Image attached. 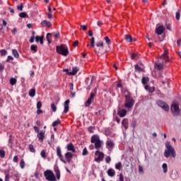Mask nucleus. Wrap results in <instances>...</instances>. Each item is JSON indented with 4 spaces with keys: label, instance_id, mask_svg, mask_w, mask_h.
Segmentation results:
<instances>
[{
    "label": "nucleus",
    "instance_id": "a211bd4d",
    "mask_svg": "<svg viewBox=\"0 0 181 181\" xmlns=\"http://www.w3.org/2000/svg\"><path fill=\"white\" fill-rule=\"evenodd\" d=\"M117 114L120 117V118H124L125 115H127V110L125 109H122V110H117Z\"/></svg>",
    "mask_w": 181,
    "mask_h": 181
},
{
    "label": "nucleus",
    "instance_id": "cd10ccee",
    "mask_svg": "<svg viewBox=\"0 0 181 181\" xmlns=\"http://www.w3.org/2000/svg\"><path fill=\"white\" fill-rule=\"evenodd\" d=\"M12 54H13V56L16 59L19 58V53L18 52V50H16V49H13V50H12Z\"/></svg>",
    "mask_w": 181,
    "mask_h": 181
},
{
    "label": "nucleus",
    "instance_id": "0eeeda50",
    "mask_svg": "<svg viewBox=\"0 0 181 181\" xmlns=\"http://www.w3.org/2000/svg\"><path fill=\"white\" fill-rule=\"evenodd\" d=\"M170 110L173 115H179V114H180V108H179V103H173L171 105Z\"/></svg>",
    "mask_w": 181,
    "mask_h": 181
},
{
    "label": "nucleus",
    "instance_id": "aec40b11",
    "mask_svg": "<svg viewBox=\"0 0 181 181\" xmlns=\"http://www.w3.org/2000/svg\"><path fill=\"white\" fill-rule=\"evenodd\" d=\"M107 173L110 177H114V176H115V170H114L112 168H109Z\"/></svg>",
    "mask_w": 181,
    "mask_h": 181
},
{
    "label": "nucleus",
    "instance_id": "5701e85b",
    "mask_svg": "<svg viewBox=\"0 0 181 181\" xmlns=\"http://www.w3.org/2000/svg\"><path fill=\"white\" fill-rule=\"evenodd\" d=\"M78 72V68L74 67L72 68V71L69 73V76H76V74H77Z\"/></svg>",
    "mask_w": 181,
    "mask_h": 181
},
{
    "label": "nucleus",
    "instance_id": "79ce46f5",
    "mask_svg": "<svg viewBox=\"0 0 181 181\" xmlns=\"http://www.w3.org/2000/svg\"><path fill=\"white\" fill-rule=\"evenodd\" d=\"M83 156H86V155H88V151L87 150V147H85L82 152Z\"/></svg>",
    "mask_w": 181,
    "mask_h": 181
},
{
    "label": "nucleus",
    "instance_id": "c03bdc74",
    "mask_svg": "<svg viewBox=\"0 0 181 181\" xmlns=\"http://www.w3.org/2000/svg\"><path fill=\"white\" fill-rule=\"evenodd\" d=\"M18 11H23V3H21V5L17 6Z\"/></svg>",
    "mask_w": 181,
    "mask_h": 181
},
{
    "label": "nucleus",
    "instance_id": "423d86ee",
    "mask_svg": "<svg viewBox=\"0 0 181 181\" xmlns=\"http://www.w3.org/2000/svg\"><path fill=\"white\" fill-rule=\"evenodd\" d=\"M104 40L107 45V48L105 49L103 52H97V49L95 48V52H96V53L98 52V54L100 56H102V54H104V53H107L110 52V50H111V48L110 47V45H111V40H110V37H108V36L105 37Z\"/></svg>",
    "mask_w": 181,
    "mask_h": 181
},
{
    "label": "nucleus",
    "instance_id": "a18cd8bd",
    "mask_svg": "<svg viewBox=\"0 0 181 181\" xmlns=\"http://www.w3.org/2000/svg\"><path fill=\"white\" fill-rule=\"evenodd\" d=\"M156 66L158 70L163 69V65L162 64H156Z\"/></svg>",
    "mask_w": 181,
    "mask_h": 181
},
{
    "label": "nucleus",
    "instance_id": "0e129e2a",
    "mask_svg": "<svg viewBox=\"0 0 181 181\" xmlns=\"http://www.w3.org/2000/svg\"><path fill=\"white\" fill-rule=\"evenodd\" d=\"M165 27L166 29H168V30H171V26L170 25V24H168V23H165Z\"/></svg>",
    "mask_w": 181,
    "mask_h": 181
},
{
    "label": "nucleus",
    "instance_id": "c9c22d12",
    "mask_svg": "<svg viewBox=\"0 0 181 181\" xmlns=\"http://www.w3.org/2000/svg\"><path fill=\"white\" fill-rule=\"evenodd\" d=\"M20 18H29V16L25 12H21L19 13Z\"/></svg>",
    "mask_w": 181,
    "mask_h": 181
},
{
    "label": "nucleus",
    "instance_id": "ea45409f",
    "mask_svg": "<svg viewBox=\"0 0 181 181\" xmlns=\"http://www.w3.org/2000/svg\"><path fill=\"white\" fill-rule=\"evenodd\" d=\"M10 84H11V86H15V84H16V78H11L10 79Z\"/></svg>",
    "mask_w": 181,
    "mask_h": 181
},
{
    "label": "nucleus",
    "instance_id": "7c9ffc66",
    "mask_svg": "<svg viewBox=\"0 0 181 181\" xmlns=\"http://www.w3.org/2000/svg\"><path fill=\"white\" fill-rule=\"evenodd\" d=\"M90 46L91 47H95V45H94V43H95V38H94V37H92L91 39H90Z\"/></svg>",
    "mask_w": 181,
    "mask_h": 181
},
{
    "label": "nucleus",
    "instance_id": "6ab92c4d",
    "mask_svg": "<svg viewBox=\"0 0 181 181\" xmlns=\"http://www.w3.org/2000/svg\"><path fill=\"white\" fill-rule=\"evenodd\" d=\"M37 136L39 141H40V142H43V140L45 139V132H38Z\"/></svg>",
    "mask_w": 181,
    "mask_h": 181
},
{
    "label": "nucleus",
    "instance_id": "2f4dec72",
    "mask_svg": "<svg viewBox=\"0 0 181 181\" xmlns=\"http://www.w3.org/2000/svg\"><path fill=\"white\" fill-rule=\"evenodd\" d=\"M60 124H62V121H60V119H57L52 123V127H57V125H60Z\"/></svg>",
    "mask_w": 181,
    "mask_h": 181
},
{
    "label": "nucleus",
    "instance_id": "b1692460",
    "mask_svg": "<svg viewBox=\"0 0 181 181\" xmlns=\"http://www.w3.org/2000/svg\"><path fill=\"white\" fill-rule=\"evenodd\" d=\"M124 40H126V42H128V43H131V42L133 41L132 36H131V35H124Z\"/></svg>",
    "mask_w": 181,
    "mask_h": 181
},
{
    "label": "nucleus",
    "instance_id": "a878e982",
    "mask_svg": "<svg viewBox=\"0 0 181 181\" xmlns=\"http://www.w3.org/2000/svg\"><path fill=\"white\" fill-rule=\"evenodd\" d=\"M122 124L124 126V128L127 129L128 128V119H123Z\"/></svg>",
    "mask_w": 181,
    "mask_h": 181
},
{
    "label": "nucleus",
    "instance_id": "37998d69",
    "mask_svg": "<svg viewBox=\"0 0 181 181\" xmlns=\"http://www.w3.org/2000/svg\"><path fill=\"white\" fill-rule=\"evenodd\" d=\"M51 108L53 112H56V111H57V107H56V105H54V103L51 104Z\"/></svg>",
    "mask_w": 181,
    "mask_h": 181
},
{
    "label": "nucleus",
    "instance_id": "f03ea898",
    "mask_svg": "<svg viewBox=\"0 0 181 181\" xmlns=\"http://www.w3.org/2000/svg\"><path fill=\"white\" fill-rule=\"evenodd\" d=\"M90 142L91 144H94L95 149H97V151H100V149L103 148V145H104V141H101L100 136L97 134H94L91 136Z\"/></svg>",
    "mask_w": 181,
    "mask_h": 181
},
{
    "label": "nucleus",
    "instance_id": "c756f323",
    "mask_svg": "<svg viewBox=\"0 0 181 181\" xmlns=\"http://www.w3.org/2000/svg\"><path fill=\"white\" fill-rule=\"evenodd\" d=\"M50 37H52V33H48L46 36V39L48 42V45H50V43H52V41H50Z\"/></svg>",
    "mask_w": 181,
    "mask_h": 181
},
{
    "label": "nucleus",
    "instance_id": "13d9d810",
    "mask_svg": "<svg viewBox=\"0 0 181 181\" xmlns=\"http://www.w3.org/2000/svg\"><path fill=\"white\" fill-rule=\"evenodd\" d=\"M88 132H90V134H93V131H94V127H89L88 128Z\"/></svg>",
    "mask_w": 181,
    "mask_h": 181
},
{
    "label": "nucleus",
    "instance_id": "4468645a",
    "mask_svg": "<svg viewBox=\"0 0 181 181\" xmlns=\"http://www.w3.org/2000/svg\"><path fill=\"white\" fill-rule=\"evenodd\" d=\"M66 149L70 152H73V153H76V148H74L73 143L68 144L66 145Z\"/></svg>",
    "mask_w": 181,
    "mask_h": 181
},
{
    "label": "nucleus",
    "instance_id": "5fc2aeb1",
    "mask_svg": "<svg viewBox=\"0 0 181 181\" xmlns=\"http://www.w3.org/2000/svg\"><path fill=\"white\" fill-rule=\"evenodd\" d=\"M11 60H13V57L8 56L7 59H6V63H10Z\"/></svg>",
    "mask_w": 181,
    "mask_h": 181
},
{
    "label": "nucleus",
    "instance_id": "de8ad7c7",
    "mask_svg": "<svg viewBox=\"0 0 181 181\" xmlns=\"http://www.w3.org/2000/svg\"><path fill=\"white\" fill-rule=\"evenodd\" d=\"M0 53L1 56H6V53H8V52L6 51V49H1L0 50Z\"/></svg>",
    "mask_w": 181,
    "mask_h": 181
},
{
    "label": "nucleus",
    "instance_id": "f3484780",
    "mask_svg": "<svg viewBox=\"0 0 181 181\" xmlns=\"http://www.w3.org/2000/svg\"><path fill=\"white\" fill-rule=\"evenodd\" d=\"M94 80H95V77H94V76L88 77V78H86L85 83L87 86H88V85L91 86V84H93V81H94Z\"/></svg>",
    "mask_w": 181,
    "mask_h": 181
},
{
    "label": "nucleus",
    "instance_id": "bb28decb",
    "mask_svg": "<svg viewBox=\"0 0 181 181\" xmlns=\"http://www.w3.org/2000/svg\"><path fill=\"white\" fill-rule=\"evenodd\" d=\"M141 83L145 86V84L149 83V78L144 76L141 79Z\"/></svg>",
    "mask_w": 181,
    "mask_h": 181
},
{
    "label": "nucleus",
    "instance_id": "2eb2a0df",
    "mask_svg": "<svg viewBox=\"0 0 181 181\" xmlns=\"http://www.w3.org/2000/svg\"><path fill=\"white\" fill-rule=\"evenodd\" d=\"M65 159L66 160V162L70 163L71 162V158H73V153L70 152H66L64 155Z\"/></svg>",
    "mask_w": 181,
    "mask_h": 181
},
{
    "label": "nucleus",
    "instance_id": "1a4fd4ad",
    "mask_svg": "<svg viewBox=\"0 0 181 181\" xmlns=\"http://www.w3.org/2000/svg\"><path fill=\"white\" fill-rule=\"evenodd\" d=\"M57 156H58L61 162L65 164L67 163V161L64 160V157L63 156V154H62V148L59 146L57 147Z\"/></svg>",
    "mask_w": 181,
    "mask_h": 181
},
{
    "label": "nucleus",
    "instance_id": "6e6d98bb",
    "mask_svg": "<svg viewBox=\"0 0 181 181\" xmlns=\"http://www.w3.org/2000/svg\"><path fill=\"white\" fill-rule=\"evenodd\" d=\"M130 57H131L132 60H134L136 59V54L135 53H132V54H130Z\"/></svg>",
    "mask_w": 181,
    "mask_h": 181
},
{
    "label": "nucleus",
    "instance_id": "72a5a7b5",
    "mask_svg": "<svg viewBox=\"0 0 181 181\" xmlns=\"http://www.w3.org/2000/svg\"><path fill=\"white\" fill-rule=\"evenodd\" d=\"M12 144H13V139L12 138V135H9V139H8V146H12Z\"/></svg>",
    "mask_w": 181,
    "mask_h": 181
},
{
    "label": "nucleus",
    "instance_id": "603ef678",
    "mask_svg": "<svg viewBox=\"0 0 181 181\" xmlns=\"http://www.w3.org/2000/svg\"><path fill=\"white\" fill-rule=\"evenodd\" d=\"M37 110H40L42 108V102L38 101L37 103Z\"/></svg>",
    "mask_w": 181,
    "mask_h": 181
},
{
    "label": "nucleus",
    "instance_id": "e433bc0d",
    "mask_svg": "<svg viewBox=\"0 0 181 181\" xmlns=\"http://www.w3.org/2000/svg\"><path fill=\"white\" fill-rule=\"evenodd\" d=\"M29 149H30V151H31L33 153H35L36 152V150L35 149L33 144L29 145Z\"/></svg>",
    "mask_w": 181,
    "mask_h": 181
},
{
    "label": "nucleus",
    "instance_id": "393cba45",
    "mask_svg": "<svg viewBox=\"0 0 181 181\" xmlns=\"http://www.w3.org/2000/svg\"><path fill=\"white\" fill-rule=\"evenodd\" d=\"M168 52L167 51L164 52L162 54V57H163L165 62H169V56L168 55Z\"/></svg>",
    "mask_w": 181,
    "mask_h": 181
},
{
    "label": "nucleus",
    "instance_id": "69168bd1",
    "mask_svg": "<svg viewBox=\"0 0 181 181\" xmlns=\"http://www.w3.org/2000/svg\"><path fill=\"white\" fill-rule=\"evenodd\" d=\"M74 84L73 83H69V88H70V91H73V88H74Z\"/></svg>",
    "mask_w": 181,
    "mask_h": 181
},
{
    "label": "nucleus",
    "instance_id": "864d4df0",
    "mask_svg": "<svg viewBox=\"0 0 181 181\" xmlns=\"http://www.w3.org/2000/svg\"><path fill=\"white\" fill-rule=\"evenodd\" d=\"M54 37L55 40L59 39V37H60V33L59 32L56 33L54 35Z\"/></svg>",
    "mask_w": 181,
    "mask_h": 181
},
{
    "label": "nucleus",
    "instance_id": "473e14b6",
    "mask_svg": "<svg viewBox=\"0 0 181 181\" xmlns=\"http://www.w3.org/2000/svg\"><path fill=\"white\" fill-rule=\"evenodd\" d=\"M162 168L163 169V173H168V164L166 163H163V165H162Z\"/></svg>",
    "mask_w": 181,
    "mask_h": 181
},
{
    "label": "nucleus",
    "instance_id": "58836bf2",
    "mask_svg": "<svg viewBox=\"0 0 181 181\" xmlns=\"http://www.w3.org/2000/svg\"><path fill=\"white\" fill-rule=\"evenodd\" d=\"M20 167L21 169H25V160L21 159L20 161Z\"/></svg>",
    "mask_w": 181,
    "mask_h": 181
},
{
    "label": "nucleus",
    "instance_id": "f257e3e1",
    "mask_svg": "<svg viewBox=\"0 0 181 181\" xmlns=\"http://www.w3.org/2000/svg\"><path fill=\"white\" fill-rule=\"evenodd\" d=\"M165 148L164 152V156L165 158H169V156H172V158H176V151H175V148L172 147V145H170V142L167 141L165 143Z\"/></svg>",
    "mask_w": 181,
    "mask_h": 181
},
{
    "label": "nucleus",
    "instance_id": "a19ab883",
    "mask_svg": "<svg viewBox=\"0 0 181 181\" xmlns=\"http://www.w3.org/2000/svg\"><path fill=\"white\" fill-rule=\"evenodd\" d=\"M121 166H122V163H121V162H119L115 165V169H117V170H121Z\"/></svg>",
    "mask_w": 181,
    "mask_h": 181
},
{
    "label": "nucleus",
    "instance_id": "3c124183",
    "mask_svg": "<svg viewBox=\"0 0 181 181\" xmlns=\"http://www.w3.org/2000/svg\"><path fill=\"white\" fill-rule=\"evenodd\" d=\"M135 70H136L137 71H142V69L141 68V66L138 64L135 65Z\"/></svg>",
    "mask_w": 181,
    "mask_h": 181
},
{
    "label": "nucleus",
    "instance_id": "7ed1b4c3",
    "mask_svg": "<svg viewBox=\"0 0 181 181\" xmlns=\"http://www.w3.org/2000/svg\"><path fill=\"white\" fill-rule=\"evenodd\" d=\"M125 102H124V107L128 110H132L135 104V100L131 97L129 95H125Z\"/></svg>",
    "mask_w": 181,
    "mask_h": 181
},
{
    "label": "nucleus",
    "instance_id": "4c0bfd02",
    "mask_svg": "<svg viewBox=\"0 0 181 181\" xmlns=\"http://www.w3.org/2000/svg\"><path fill=\"white\" fill-rule=\"evenodd\" d=\"M40 156L43 158V159H46L47 156H46V150H42L40 152Z\"/></svg>",
    "mask_w": 181,
    "mask_h": 181
},
{
    "label": "nucleus",
    "instance_id": "49530a36",
    "mask_svg": "<svg viewBox=\"0 0 181 181\" xmlns=\"http://www.w3.org/2000/svg\"><path fill=\"white\" fill-rule=\"evenodd\" d=\"M96 46L97 47H103V46H104V42L103 41H100L96 43Z\"/></svg>",
    "mask_w": 181,
    "mask_h": 181
},
{
    "label": "nucleus",
    "instance_id": "412c9836",
    "mask_svg": "<svg viewBox=\"0 0 181 181\" xmlns=\"http://www.w3.org/2000/svg\"><path fill=\"white\" fill-rule=\"evenodd\" d=\"M41 25L42 26H46L47 28H51L52 26V23H50V21H47L46 20H44L41 22Z\"/></svg>",
    "mask_w": 181,
    "mask_h": 181
},
{
    "label": "nucleus",
    "instance_id": "052dcab7",
    "mask_svg": "<svg viewBox=\"0 0 181 181\" xmlns=\"http://www.w3.org/2000/svg\"><path fill=\"white\" fill-rule=\"evenodd\" d=\"M46 15L47 16L48 19H53V16L52 13H47Z\"/></svg>",
    "mask_w": 181,
    "mask_h": 181
},
{
    "label": "nucleus",
    "instance_id": "8fccbe9b",
    "mask_svg": "<svg viewBox=\"0 0 181 181\" xmlns=\"http://www.w3.org/2000/svg\"><path fill=\"white\" fill-rule=\"evenodd\" d=\"M175 19H177V21H179L180 19V11H178L176 13Z\"/></svg>",
    "mask_w": 181,
    "mask_h": 181
},
{
    "label": "nucleus",
    "instance_id": "4d7b16f0",
    "mask_svg": "<svg viewBox=\"0 0 181 181\" xmlns=\"http://www.w3.org/2000/svg\"><path fill=\"white\" fill-rule=\"evenodd\" d=\"M105 162H106V163H110L111 162V157L110 156H107L105 158Z\"/></svg>",
    "mask_w": 181,
    "mask_h": 181
},
{
    "label": "nucleus",
    "instance_id": "09e8293b",
    "mask_svg": "<svg viewBox=\"0 0 181 181\" xmlns=\"http://www.w3.org/2000/svg\"><path fill=\"white\" fill-rule=\"evenodd\" d=\"M0 158H5V151L4 150H0Z\"/></svg>",
    "mask_w": 181,
    "mask_h": 181
},
{
    "label": "nucleus",
    "instance_id": "39448f33",
    "mask_svg": "<svg viewBox=\"0 0 181 181\" xmlns=\"http://www.w3.org/2000/svg\"><path fill=\"white\" fill-rule=\"evenodd\" d=\"M44 176L46 180L48 181H56V176H54V173H52V170H47L44 172Z\"/></svg>",
    "mask_w": 181,
    "mask_h": 181
},
{
    "label": "nucleus",
    "instance_id": "dca6fc26",
    "mask_svg": "<svg viewBox=\"0 0 181 181\" xmlns=\"http://www.w3.org/2000/svg\"><path fill=\"white\" fill-rule=\"evenodd\" d=\"M70 104V100H66L64 104V114H67L69 112V105Z\"/></svg>",
    "mask_w": 181,
    "mask_h": 181
},
{
    "label": "nucleus",
    "instance_id": "bf43d9fd",
    "mask_svg": "<svg viewBox=\"0 0 181 181\" xmlns=\"http://www.w3.org/2000/svg\"><path fill=\"white\" fill-rule=\"evenodd\" d=\"M13 162H15L16 163H18V162L19 161V158H18V156H15L13 157Z\"/></svg>",
    "mask_w": 181,
    "mask_h": 181
},
{
    "label": "nucleus",
    "instance_id": "6e6552de",
    "mask_svg": "<svg viewBox=\"0 0 181 181\" xmlns=\"http://www.w3.org/2000/svg\"><path fill=\"white\" fill-rule=\"evenodd\" d=\"M157 105L158 107H160V108H163L164 111H169V105L165 103L163 100H158L157 102Z\"/></svg>",
    "mask_w": 181,
    "mask_h": 181
},
{
    "label": "nucleus",
    "instance_id": "20e7f679",
    "mask_svg": "<svg viewBox=\"0 0 181 181\" xmlns=\"http://www.w3.org/2000/svg\"><path fill=\"white\" fill-rule=\"evenodd\" d=\"M57 52L62 56H68L69 55V48L64 45H57L56 47Z\"/></svg>",
    "mask_w": 181,
    "mask_h": 181
},
{
    "label": "nucleus",
    "instance_id": "9d476101",
    "mask_svg": "<svg viewBox=\"0 0 181 181\" xmlns=\"http://www.w3.org/2000/svg\"><path fill=\"white\" fill-rule=\"evenodd\" d=\"M95 155H98V157L95 158V162H98V163H100L101 160H103L104 159V153L100 151V150H97L95 153Z\"/></svg>",
    "mask_w": 181,
    "mask_h": 181
},
{
    "label": "nucleus",
    "instance_id": "ddd939ff",
    "mask_svg": "<svg viewBox=\"0 0 181 181\" xmlns=\"http://www.w3.org/2000/svg\"><path fill=\"white\" fill-rule=\"evenodd\" d=\"M114 146H115V144L112 140L109 139L106 141V148L107 149H114Z\"/></svg>",
    "mask_w": 181,
    "mask_h": 181
},
{
    "label": "nucleus",
    "instance_id": "f8f14e48",
    "mask_svg": "<svg viewBox=\"0 0 181 181\" xmlns=\"http://www.w3.org/2000/svg\"><path fill=\"white\" fill-rule=\"evenodd\" d=\"M165 32V27L163 25H159L156 28V33L159 35H162Z\"/></svg>",
    "mask_w": 181,
    "mask_h": 181
},
{
    "label": "nucleus",
    "instance_id": "338daca9",
    "mask_svg": "<svg viewBox=\"0 0 181 181\" xmlns=\"http://www.w3.org/2000/svg\"><path fill=\"white\" fill-rule=\"evenodd\" d=\"M119 180L120 181H124V175H122V173L119 174Z\"/></svg>",
    "mask_w": 181,
    "mask_h": 181
},
{
    "label": "nucleus",
    "instance_id": "680f3d73",
    "mask_svg": "<svg viewBox=\"0 0 181 181\" xmlns=\"http://www.w3.org/2000/svg\"><path fill=\"white\" fill-rule=\"evenodd\" d=\"M148 91L149 93H155V87H150Z\"/></svg>",
    "mask_w": 181,
    "mask_h": 181
},
{
    "label": "nucleus",
    "instance_id": "9b49d317",
    "mask_svg": "<svg viewBox=\"0 0 181 181\" xmlns=\"http://www.w3.org/2000/svg\"><path fill=\"white\" fill-rule=\"evenodd\" d=\"M95 97V94L94 93H90V97L88 98L87 101L85 103V107H90L91 103L94 101V98Z\"/></svg>",
    "mask_w": 181,
    "mask_h": 181
},
{
    "label": "nucleus",
    "instance_id": "c85d7f7f",
    "mask_svg": "<svg viewBox=\"0 0 181 181\" xmlns=\"http://www.w3.org/2000/svg\"><path fill=\"white\" fill-rule=\"evenodd\" d=\"M30 97H35L36 95V90L32 88L29 92Z\"/></svg>",
    "mask_w": 181,
    "mask_h": 181
},
{
    "label": "nucleus",
    "instance_id": "774afa93",
    "mask_svg": "<svg viewBox=\"0 0 181 181\" xmlns=\"http://www.w3.org/2000/svg\"><path fill=\"white\" fill-rule=\"evenodd\" d=\"M34 130L39 134V127L37 126H34Z\"/></svg>",
    "mask_w": 181,
    "mask_h": 181
},
{
    "label": "nucleus",
    "instance_id": "e2e57ef3",
    "mask_svg": "<svg viewBox=\"0 0 181 181\" xmlns=\"http://www.w3.org/2000/svg\"><path fill=\"white\" fill-rule=\"evenodd\" d=\"M81 28L83 30H87V25H81Z\"/></svg>",
    "mask_w": 181,
    "mask_h": 181
},
{
    "label": "nucleus",
    "instance_id": "f704fd0d",
    "mask_svg": "<svg viewBox=\"0 0 181 181\" xmlns=\"http://www.w3.org/2000/svg\"><path fill=\"white\" fill-rule=\"evenodd\" d=\"M30 50L32 51V52H34L35 53H36L37 52V46H36V45H31V47H30Z\"/></svg>",
    "mask_w": 181,
    "mask_h": 181
},
{
    "label": "nucleus",
    "instance_id": "4be33fe9",
    "mask_svg": "<svg viewBox=\"0 0 181 181\" xmlns=\"http://www.w3.org/2000/svg\"><path fill=\"white\" fill-rule=\"evenodd\" d=\"M54 173L57 180H60V170L59 168L57 167L54 168Z\"/></svg>",
    "mask_w": 181,
    "mask_h": 181
}]
</instances>
